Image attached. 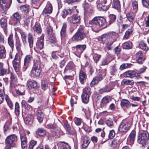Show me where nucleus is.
Here are the masks:
<instances>
[{
    "label": "nucleus",
    "instance_id": "41",
    "mask_svg": "<svg viewBox=\"0 0 149 149\" xmlns=\"http://www.w3.org/2000/svg\"><path fill=\"white\" fill-rule=\"evenodd\" d=\"M139 46L144 51H147L149 49V48L147 45L143 42H141L139 43Z\"/></svg>",
    "mask_w": 149,
    "mask_h": 149
},
{
    "label": "nucleus",
    "instance_id": "29",
    "mask_svg": "<svg viewBox=\"0 0 149 149\" xmlns=\"http://www.w3.org/2000/svg\"><path fill=\"white\" fill-rule=\"evenodd\" d=\"M15 46L19 54H22V52L21 49V45L19 39L17 38L16 39Z\"/></svg>",
    "mask_w": 149,
    "mask_h": 149
},
{
    "label": "nucleus",
    "instance_id": "15",
    "mask_svg": "<svg viewBox=\"0 0 149 149\" xmlns=\"http://www.w3.org/2000/svg\"><path fill=\"white\" fill-rule=\"evenodd\" d=\"M57 48L58 51L53 52L52 55V58L55 59H56L58 58L56 55L58 56L61 58L63 57L64 56V54L63 53H60V51L62 48L60 46H57Z\"/></svg>",
    "mask_w": 149,
    "mask_h": 149
},
{
    "label": "nucleus",
    "instance_id": "34",
    "mask_svg": "<svg viewBox=\"0 0 149 149\" xmlns=\"http://www.w3.org/2000/svg\"><path fill=\"white\" fill-rule=\"evenodd\" d=\"M33 30L35 32L37 33L40 34L42 32V29L39 24H36L33 27Z\"/></svg>",
    "mask_w": 149,
    "mask_h": 149
},
{
    "label": "nucleus",
    "instance_id": "3",
    "mask_svg": "<svg viewBox=\"0 0 149 149\" xmlns=\"http://www.w3.org/2000/svg\"><path fill=\"white\" fill-rule=\"evenodd\" d=\"M106 21V19L103 17H96L90 21L89 23L93 25V28L94 27L97 29L103 26L105 23Z\"/></svg>",
    "mask_w": 149,
    "mask_h": 149
},
{
    "label": "nucleus",
    "instance_id": "25",
    "mask_svg": "<svg viewBox=\"0 0 149 149\" xmlns=\"http://www.w3.org/2000/svg\"><path fill=\"white\" fill-rule=\"evenodd\" d=\"M36 116L37 119L39 123L42 122L43 120L44 114L42 111L41 110H38L37 111Z\"/></svg>",
    "mask_w": 149,
    "mask_h": 149
},
{
    "label": "nucleus",
    "instance_id": "12",
    "mask_svg": "<svg viewBox=\"0 0 149 149\" xmlns=\"http://www.w3.org/2000/svg\"><path fill=\"white\" fill-rule=\"evenodd\" d=\"M124 75L125 77H130L131 78L135 77L138 79L139 77V75L138 73L134 70L127 71L124 73Z\"/></svg>",
    "mask_w": 149,
    "mask_h": 149
},
{
    "label": "nucleus",
    "instance_id": "1",
    "mask_svg": "<svg viewBox=\"0 0 149 149\" xmlns=\"http://www.w3.org/2000/svg\"><path fill=\"white\" fill-rule=\"evenodd\" d=\"M117 36V34L115 32H111L101 35L99 40L103 44L106 43V47L111 50L113 47L112 44L116 40Z\"/></svg>",
    "mask_w": 149,
    "mask_h": 149
},
{
    "label": "nucleus",
    "instance_id": "22",
    "mask_svg": "<svg viewBox=\"0 0 149 149\" xmlns=\"http://www.w3.org/2000/svg\"><path fill=\"white\" fill-rule=\"evenodd\" d=\"M52 10V6L49 2H48L47 5L44 9L43 13H51Z\"/></svg>",
    "mask_w": 149,
    "mask_h": 149
},
{
    "label": "nucleus",
    "instance_id": "62",
    "mask_svg": "<svg viewBox=\"0 0 149 149\" xmlns=\"http://www.w3.org/2000/svg\"><path fill=\"white\" fill-rule=\"evenodd\" d=\"M130 98L133 101H139L141 98L139 97L135 96L134 95H130Z\"/></svg>",
    "mask_w": 149,
    "mask_h": 149
},
{
    "label": "nucleus",
    "instance_id": "5",
    "mask_svg": "<svg viewBox=\"0 0 149 149\" xmlns=\"http://www.w3.org/2000/svg\"><path fill=\"white\" fill-rule=\"evenodd\" d=\"M17 140V136L15 134L8 136L5 140L6 148L10 149L11 147H14Z\"/></svg>",
    "mask_w": 149,
    "mask_h": 149
},
{
    "label": "nucleus",
    "instance_id": "31",
    "mask_svg": "<svg viewBox=\"0 0 149 149\" xmlns=\"http://www.w3.org/2000/svg\"><path fill=\"white\" fill-rule=\"evenodd\" d=\"M8 42L13 50L14 46V42L12 35H10L9 36L8 38Z\"/></svg>",
    "mask_w": 149,
    "mask_h": 149
},
{
    "label": "nucleus",
    "instance_id": "36",
    "mask_svg": "<svg viewBox=\"0 0 149 149\" xmlns=\"http://www.w3.org/2000/svg\"><path fill=\"white\" fill-rule=\"evenodd\" d=\"M111 101V98L108 96H106L102 99L101 103L103 104H106Z\"/></svg>",
    "mask_w": 149,
    "mask_h": 149
},
{
    "label": "nucleus",
    "instance_id": "61",
    "mask_svg": "<svg viewBox=\"0 0 149 149\" xmlns=\"http://www.w3.org/2000/svg\"><path fill=\"white\" fill-rule=\"evenodd\" d=\"M115 135V133L113 130H110L109 134L108 137L109 139H113Z\"/></svg>",
    "mask_w": 149,
    "mask_h": 149
},
{
    "label": "nucleus",
    "instance_id": "45",
    "mask_svg": "<svg viewBox=\"0 0 149 149\" xmlns=\"http://www.w3.org/2000/svg\"><path fill=\"white\" fill-rule=\"evenodd\" d=\"M105 123L110 128H112L113 127V122L111 119L110 118L107 120Z\"/></svg>",
    "mask_w": 149,
    "mask_h": 149
},
{
    "label": "nucleus",
    "instance_id": "6",
    "mask_svg": "<svg viewBox=\"0 0 149 149\" xmlns=\"http://www.w3.org/2000/svg\"><path fill=\"white\" fill-rule=\"evenodd\" d=\"M149 134L146 131L141 130L139 131L138 135L137 142L140 144H143L148 139Z\"/></svg>",
    "mask_w": 149,
    "mask_h": 149
},
{
    "label": "nucleus",
    "instance_id": "59",
    "mask_svg": "<svg viewBox=\"0 0 149 149\" xmlns=\"http://www.w3.org/2000/svg\"><path fill=\"white\" fill-rule=\"evenodd\" d=\"M21 38L24 44H25L26 42V36L25 33L24 32L21 33Z\"/></svg>",
    "mask_w": 149,
    "mask_h": 149
},
{
    "label": "nucleus",
    "instance_id": "58",
    "mask_svg": "<svg viewBox=\"0 0 149 149\" xmlns=\"http://www.w3.org/2000/svg\"><path fill=\"white\" fill-rule=\"evenodd\" d=\"M101 56L100 55L95 54L93 56V58L94 61L96 63H97L100 58Z\"/></svg>",
    "mask_w": 149,
    "mask_h": 149
},
{
    "label": "nucleus",
    "instance_id": "35",
    "mask_svg": "<svg viewBox=\"0 0 149 149\" xmlns=\"http://www.w3.org/2000/svg\"><path fill=\"white\" fill-rule=\"evenodd\" d=\"M126 17L128 20L133 25L134 17L133 14L128 13L126 14Z\"/></svg>",
    "mask_w": 149,
    "mask_h": 149
},
{
    "label": "nucleus",
    "instance_id": "51",
    "mask_svg": "<svg viewBox=\"0 0 149 149\" xmlns=\"http://www.w3.org/2000/svg\"><path fill=\"white\" fill-rule=\"evenodd\" d=\"M74 120L75 124L78 126L81 125L82 122L81 119L76 117L74 118Z\"/></svg>",
    "mask_w": 149,
    "mask_h": 149
},
{
    "label": "nucleus",
    "instance_id": "37",
    "mask_svg": "<svg viewBox=\"0 0 149 149\" xmlns=\"http://www.w3.org/2000/svg\"><path fill=\"white\" fill-rule=\"evenodd\" d=\"M32 59V56L31 55L29 54L26 56L24 58V63L29 64Z\"/></svg>",
    "mask_w": 149,
    "mask_h": 149
},
{
    "label": "nucleus",
    "instance_id": "38",
    "mask_svg": "<svg viewBox=\"0 0 149 149\" xmlns=\"http://www.w3.org/2000/svg\"><path fill=\"white\" fill-rule=\"evenodd\" d=\"M132 43L131 42L129 41L124 42L122 45V47L124 49H129L132 47Z\"/></svg>",
    "mask_w": 149,
    "mask_h": 149
},
{
    "label": "nucleus",
    "instance_id": "60",
    "mask_svg": "<svg viewBox=\"0 0 149 149\" xmlns=\"http://www.w3.org/2000/svg\"><path fill=\"white\" fill-rule=\"evenodd\" d=\"M77 102V98L75 96L72 97L70 101V103L71 107H72L74 104H76Z\"/></svg>",
    "mask_w": 149,
    "mask_h": 149
},
{
    "label": "nucleus",
    "instance_id": "2",
    "mask_svg": "<svg viewBox=\"0 0 149 149\" xmlns=\"http://www.w3.org/2000/svg\"><path fill=\"white\" fill-rule=\"evenodd\" d=\"M40 60L38 57L34 60V66L31 71V75L34 77L40 76L41 71L40 68Z\"/></svg>",
    "mask_w": 149,
    "mask_h": 149
},
{
    "label": "nucleus",
    "instance_id": "63",
    "mask_svg": "<svg viewBox=\"0 0 149 149\" xmlns=\"http://www.w3.org/2000/svg\"><path fill=\"white\" fill-rule=\"evenodd\" d=\"M61 149H71L68 145L65 143H63L61 147Z\"/></svg>",
    "mask_w": 149,
    "mask_h": 149
},
{
    "label": "nucleus",
    "instance_id": "57",
    "mask_svg": "<svg viewBox=\"0 0 149 149\" xmlns=\"http://www.w3.org/2000/svg\"><path fill=\"white\" fill-rule=\"evenodd\" d=\"M37 141H36L32 140L30 141L29 142V149H33V147L36 145Z\"/></svg>",
    "mask_w": 149,
    "mask_h": 149
},
{
    "label": "nucleus",
    "instance_id": "24",
    "mask_svg": "<svg viewBox=\"0 0 149 149\" xmlns=\"http://www.w3.org/2000/svg\"><path fill=\"white\" fill-rule=\"evenodd\" d=\"M97 8L100 11H106L108 8L109 6L103 4L101 3H98L97 6Z\"/></svg>",
    "mask_w": 149,
    "mask_h": 149
},
{
    "label": "nucleus",
    "instance_id": "48",
    "mask_svg": "<svg viewBox=\"0 0 149 149\" xmlns=\"http://www.w3.org/2000/svg\"><path fill=\"white\" fill-rule=\"evenodd\" d=\"M15 112L16 116H18L19 114V103L16 102L15 103Z\"/></svg>",
    "mask_w": 149,
    "mask_h": 149
},
{
    "label": "nucleus",
    "instance_id": "7",
    "mask_svg": "<svg viewBox=\"0 0 149 149\" xmlns=\"http://www.w3.org/2000/svg\"><path fill=\"white\" fill-rule=\"evenodd\" d=\"M131 125L132 123L130 121L122 122L119 126L118 131L121 133H125L129 130Z\"/></svg>",
    "mask_w": 149,
    "mask_h": 149
},
{
    "label": "nucleus",
    "instance_id": "39",
    "mask_svg": "<svg viewBox=\"0 0 149 149\" xmlns=\"http://www.w3.org/2000/svg\"><path fill=\"white\" fill-rule=\"evenodd\" d=\"M36 133L39 136H43L45 134L46 132L45 130L43 129L39 128L38 129V130L36 131Z\"/></svg>",
    "mask_w": 149,
    "mask_h": 149
},
{
    "label": "nucleus",
    "instance_id": "40",
    "mask_svg": "<svg viewBox=\"0 0 149 149\" xmlns=\"http://www.w3.org/2000/svg\"><path fill=\"white\" fill-rule=\"evenodd\" d=\"M113 7L118 10H119L120 8V5L119 0H113Z\"/></svg>",
    "mask_w": 149,
    "mask_h": 149
},
{
    "label": "nucleus",
    "instance_id": "19",
    "mask_svg": "<svg viewBox=\"0 0 149 149\" xmlns=\"http://www.w3.org/2000/svg\"><path fill=\"white\" fill-rule=\"evenodd\" d=\"M79 77L81 83L83 84L86 81L87 77L86 75L83 71L81 70L79 72Z\"/></svg>",
    "mask_w": 149,
    "mask_h": 149
},
{
    "label": "nucleus",
    "instance_id": "10",
    "mask_svg": "<svg viewBox=\"0 0 149 149\" xmlns=\"http://www.w3.org/2000/svg\"><path fill=\"white\" fill-rule=\"evenodd\" d=\"M44 38L42 37H41L40 39L38 40L36 43V47L34 48L35 51L38 53L41 54H44L43 51H41L44 46Z\"/></svg>",
    "mask_w": 149,
    "mask_h": 149
},
{
    "label": "nucleus",
    "instance_id": "47",
    "mask_svg": "<svg viewBox=\"0 0 149 149\" xmlns=\"http://www.w3.org/2000/svg\"><path fill=\"white\" fill-rule=\"evenodd\" d=\"M111 61V60L109 58L107 57L102 59L101 64L102 65H107Z\"/></svg>",
    "mask_w": 149,
    "mask_h": 149
},
{
    "label": "nucleus",
    "instance_id": "14",
    "mask_svg": "<svg viewBox=\"0 0 149 149\" xmlns=\"http://www.w3.org/2000/svg\"><path fill=\"white\" fill-rule=\"evenodd\" d=\"M136 136V132L133 130L129 134L127 139V143L130 145H132L134 143Z\"/></svg>",
    "mask_w": 149,
    "mask_h": 149
},
{
    "label": "nucleus",
    "instance_id": "64",
    "mask_svg": "<svg viewBox=\"0 0 149 149\" xmlns=\"http://www.w3.org/2000/svg\"><path fill=\"white\" fill-rule=\"evenodd\" d=\"M32 2L33 3L36 4L38 7L40 6L42 3V1L40 0H32Z\"/></svg>",
    "mask_w": 149,
    "mask_h": 149
},
{
    "label": "nucleus",
    "instance_id": "28",
    "mask_svg": "<svg viewBox=\"0 0 149 149\" xmlns=\"http://www.w3.org/2000/svg\"><path fill=\"white\" fill-rule=\"evenodd\" d=\"M120 105L122 107H125L127 108H129L131 105V103L127 99H122L121 100Z\"/></svg>",
    "mask_w": 149,
    "mask_h": 149
},
{
    "label": "nucleus",
    "instance_id": "54",
    "mask_svg": "<svg viewBox=\"0 0 149 149\" xmlns=\"http://www.w3.org/2000/svg\"><path fill=\"white\" fill-rule=\"evenodd\" d=\"M21 8L25 13H27L29 11V6L27 5H23L21 6Z\"/></svg>",
    "mask_w": 149,
    "mask_h": 149
},
{
    "label": "nucleus",
    "instance_id": "4",
    "mask_svg": "<svg viewBox=\"0 0 149 149\" xmlns=\"http://www.w3.org/2000/svg\"><path fill=\"white\" fill-rule=\"evenodd\" d=\"M86 36L87 34L84 33L83 29L79 28L72 36V40L76 42H79L83 40Z\"/></svg>",
    "mask_w": 149,
    "mask_h": 149
},
{
    "label": "nucleus",
    "instance_id": "43",
    "mask_svg": "<svg viewBox=\"0 0 149 149\" xmlns=\"http://www.w3.org/2000/svg\"><path fill=\"white\" fill-rule=\"evenodd\" d=\"M122 82L124 85L132 86L134 84V82L133 80L127 79H123Z\"/></svg>",
    "mask_w": 149,
    "mask_h": 149
},
{
    "label": "nucleus",
    "instance_id": "8",
    "mask_svg": "<svg viewBox=\"0 0 149 149\" xmlns=\"http://www.w3.org/2000/svg\"><path fill=\"white\" fill-rule=\"evenodd\" d=\"M90 88L88 87H85L81 95L82 102L84 103H87L88 102L90 95L91 94Z\"/></svg>",
    "mask_w": 149,
    "mask_h": 149
},
{
    "label": "nucleus",
    "instance_id": "27",
    "mask_svg": "<svg viewBox=\"0 0 149 149\" xmlns=\"http://www.w3.org/2000/svg\"><path fill=\"white\" fill-rule=\"evenodd\" d=\"M50 128L53 130V132L54 133V134L58 137L60 136V129L57 127L56 126L52 125H50Z\"/></svg>",
    "mask_w": 149,
    "mask_h": 149
},
{
    "label": "nucleus",
    "instance_id": "46",
    "mask_svg": "<svg viewBox=\"0 0 149 149\" xmlns=\"http://www.w3.org/2000/svg\"><path fill=\"white\" fill-rule=\"evenodd\" d=\"M4 89H1L0 88V104L2 103L4 100Z\"/></svg>",
    "mask_w": 149,
    "mask_h": 149
},
{
    "label": "nucleus",
    "instance_id": "33",
    "mask_svg": "<svg viewBox=\"0 0 149 149\" xmlns=\"http://www.w3.org/2000/svg\"><path fill=\"white\" fill-rule=\"evenodd\" d=\"M28 39L29 47L30 48H32L33 44V37L31 34L29 33Z\"/></svg>",
    "mask_w": 149,
    "mask_h": 149
},
{
    "label": "nucleus",
    "instance_id": "9",
    "mask_svg": "<svg viewBox=\"0 0 149 149\" xmlns=\"http://www.w3.org/2000/svg\"><path fill=\"white\" fill-rule=\"evenodd\" d=\"M20 58L19 55L18 53H17L15 58L12 61L13 67L15 72L18 74L20 68Z\"/></svg>",
    "mask_w": 149,
    "mask_h": 149
},
{
    "label": "nucleus",
    "instance_id": "56",
    "mask_svg": "<svg viewBox=\"0 0 149 149\" xmlns=\"http://www.w3.org/2000/svg\"><path fill=\"white\" fill-rule=\"evenodd\" d=\"M48 84V81L44 82L42 81L41 85L42 88L44 90H46L47 88Z\"/></svg>",
    "mask_w": 149,
    "mask_h": 149
},
{
    "label": "nucleus",
    "instance_id": "16",
    "mask_svg": "<svg viewBox=\"0 0 149 149\" xmlns=\"http://www.w3.org/2000/svg\"><path fill=\"white\" fill-rule=\"evenodd\" d=\"M10 5V4H7L5 0H0V7L3 12L9 9Z\"/></svg>",
    "mask_w": 149,
    "mask_h": 149
},
{
    "label": "nucleus",
    "instance_id": "26",
    "mask_svg": "<svg viewBox=\"0 0 149 149\" xmlns=\"http://www.w3.org/2000/svg\"><path fill=\"white\" fill-rule=\"evenodd\" d=\"M67 26V25L65 23H63L60 32V35L61 38L64 37L66 34V30Z\"/></svg>",
    "mask_w": 149,
    "mask_h": 149
},
{
    "label": "nucleus",
    "instance_id": "49",
    "mask_svg": "<svg viewBox=\"0 0 149 149\" xmlns=\"http://www.w3.org/2000/svg\"><path fill=\"white\" fill-rule=\"evenodd\" d=\"M109 25L112 24L115 20L116 17L113 14H111L109 15Z\"/></svg>",
    "mask_w": 149,
    "mask_h": 149
},
{
    "label": "nucleus",
    "instance_id": "23",
    "mask_svg": "<svg viewBox=\"0 0 149 149\" xmlns=\"http://www.w3.org/2000/svg\"><path fill=\"white\" fill-rule=\"evenodd\" d=\"M27 86L29 89L35 88L37 86V83L36 81L34 80L28 81L27 84Z\"/></svg>",
    "mask_w": 149,
    "mask_h": 149
},
{
    "label": "nucleus",
    "instance_id": "13",
    "mask_svg": "<svg viewBox=\"0 0 149 149\" xmlns=\"http://www.w3.org/2000/svg\"><path fill=\"white\" fill-rule=\"evenodd\" d=\"M80 16L78 14H74L71 17L68 18V21L73 24L79 23L80 22Z\"/></svg>",
    "mask_w": 149,
    "mask_h": 149
},
{
    "label": "nucleus",
    "instance_id": "32",
    "mask_svg": "<svg viewBox=\"0 0 149 149\" xmlns=\"http://www.w3.org/2000/svg\"><path fill=\"white\" fill-rule=\"evenodd\" d=\"M6 56V51L4 47L0 45V58H4Z\"/></svg>",
    "mask_w": 149,
    "mask_h": 149
},
{
    "label": "nucleus",
    "instance_id": "30",
    "mask_svg": "<svg viewBox=\"0 0 149 149\" xmlns=\"http://www.w3.org/2000/svg\"><path fill=\"white\" fill-rule=\"evenodd\" d=\"M74 67V65L72 61H70L66 66L65 70L64 73L67 72V71L68 70H71L73 69Z\"/></svg>",
    "mask_w": 149,
    "mask_h": 149
},
{
    "label": "nucleus",
    "instance_id": "44",
    "mask_svg": "<svg viewBox=\"0 0 149 149\" xmlns=\"http://www.w3.org/2000/svg\"><path fill=\"white\" fill-rule=\"evenodd\" d=\"M133 31L132 27H131L130 29H128L125 33L124 38L127 39L129 38L130 35L132 33Z\"/></svg>",
    "mask_w": 149,
    "mask_h": 149
},
{
    "label": "nucleus",
    "instance_id": "11",
    "mask_svg": "<svg viewBox=\"0 0 149 149\" xmlns=\"http://www.w3.org/2000/svg\"><path fill=\"white\" fill-rule=\"evenodd\" d=\"M106 74L105 72L103 73H100L96 77H94L90 83V85L91 87L97 84L98 82L101 81L103 77H104Z\"/></svg>",
    "mask_w": 149,
    "mask_h": 149
},
{
    "label": "nucleus",
    "instance_id": "21",
    "mask_svg": "<svg viewBox=\"0 0 149 149\" xmlns=\"http://www.w3.org/2000/svg\"><path fill=\"white\" fill-rule=\"evenodd\" d=\"M13 17L14 25H16L17 23H19L21 18V16L18 13H15L13 15Z\"/></svg>",
    "mask_w": 149,
    "mask_h": 149
},
{
    "label": "nucleus",
    "instance_id": "17",
    "mask_svg": "<svg viewBox=\"0 0 149 149\" xmlns=\"http://www.w3.org/2000/svg\"><path fill=\"white\" fill-rule=\"evenodd\" d=\"M10 87L11 88L15 87L17 81V78L12 73H10Z\"/></svg>",
    "mask_w": 149,
    "mask_h": 149
},
{
    "label": "nucleus",
    "instance_id": "55",
    "mask_svg": "<svg viewBox=\"0 0 149 149\" xmlns=\"http://www.w3.org/2000/svg\"><path fill=\"white\" fill-rule=\"evenodd\" d=\"M90 143L89 141L87 138H84L83 140V143L82 146L84 148H86Z\"/></svg>",
    "mask_w": 149,
    "mask_h": 149
},
{
    "label": "nucleus",
    "instance_id": "20",
    "mask_svg": "<svg viewBox=\"0 0 149 149\" xmlns=\"http://www.w3.org/2000/svg\"><path fill=\"white\" fill-rule=\"evenodd\" d=\"M76 53L80 55L86 48L85 45H78L75 47Z\"/></svg>",
    "mask_w": 149,
    "mask_h": 149
},
{
    "label": "nucleus",
    "instance_id": "18",
    "mask_svg": "<svg viewBox=\"0 0 149 149\" xmlns=\"http://www.w3.org/2000/svg\"><path fill=\"white\" fill-rule=\"evenodd\" d=\"M0 26L3 29L5 34H6L7 32V22L6 20L4 18H1L0 20Z\"/></svg>",
    "mask_w": 149,
    "mask_h": 149
},
{
    "label": "nucleus",
    "instance_id": "50",
    "mask_svg": "<svg viewBox=\"0 0 149 149\" xmlns=\"http://www.w3.org/2000/svg\"><path fill=\"white\" fill-rule=\"evenodd\" d=\"M15 91L16 93L19 95H22L25 94V90L23 87H22L21 88L16 89Z\"/></svg>",
    "mask_w": 149,
    "mask_h": 149
},
{
    "label": "nucleus",
    "instance_id": "53",
    "mask_svg": "<svg viewBox=\"0 0 149 149\" xmlns=\"http://www.w3.org/2000/svg\"><path fill=\"white\" fill-rule=\"evenodd\" d=\"M132 7L134 10V12L136 13L138 9V3L136 1H134L132 2Z\"/></svg>",
    "mask_w": 149,
    "mask_h": 149
},
{
    "label": "nucleus",
    "instance_id": "42",
    "mask_svg": "<svg viewBox=\"0 0 149 149\" xmlns=\"http://www.w3.org/2000/svg\"><path fill=\"white\" fill-rule=\"evenodd\" d=\"M71 10L70 9L68 10H64L61 13V15L63 18H65L68 15L71 14Z\"/></svg>",
    "mask_w": 149,
    "mask_h": 149
},
{
    "label": "nucleus",
    "instance_id": "52",
    "mask_svg": "<svg viewBox=\"0 0 149 149\" xmlns=\"http://www.w3.org/2000/svg\"><path fill=\"white\" fill-rule=\"evenodd\" d=\"M113 86L111 84H110L106 86L103 89L104 92H108L110 91L113 88Z\"/></svg>",
    "mask_w": 149,
    "mask_h": 149
}]
</instances>
